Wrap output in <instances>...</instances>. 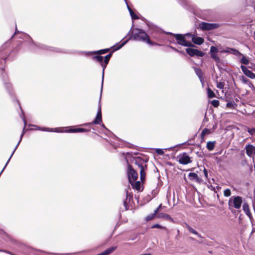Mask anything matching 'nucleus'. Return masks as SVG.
Returning <instances> with one entry per match:
<instances>
[{"label": "nucleus", "mask_w": 255, "mask_h": 255, "mask_svg": "<svg viewBox=\"0 0 255 255\" xmlns=\"http://www.w3.org/2000/svg\"><path fill=\"white\" fill-rule=\"evenodd\" d=\"M130 38H132L135 40L146 42L151 45L156 44L149 40L148 36L143 30L139 28H133L132 29Z\"/></svg>", "instance_id": "f257e3e1"}, {"label": "nucleus", "mask_w": 255, "mask_h": 255, "mask_svg": "<svg viewBox=\"0 0 255 255\" xmlns=\"http://www.w3.org/2000/svg\"><path fill=\"white\" fill-rule=\"evenodd\" d=\"M134 161V164L139 169L140 180L141 181H143L145 178V170L147 168L146 163L143 159L140 157L135 158Z\"/></svg>", "instance_id": "f03ea898"}, {"label": "nucleus", "mask_w": 255, "mask_h": 255, "mask_svg": "<svg viewBox=\"0 0 255 255\" xmlns=\"http://www.w3.org/2000/svg\"><path fill=\"white\" fill-rule=\"evenodd\" d=\"M173 35L176 40L177 41L178 44L187 47H191L193 46L191 42L187 41L186 40L185 36H187L186 34L185 35L180 34H174Z\"/></svg>", "instance_id": "7ed1b4c3"}, {"label": "nucleus", "mask_w": 255, "mask_h": 255, "mask_svg": "<svg viewBox=\"0 0 255 255\" xmlns=\"http://www.w3.org/2000/svg\"><path fill=\"white\" fill-rule=\"evenodd\" d=\"M243 202L242 197L240 196L232 197L229 201V205L233 206L236 209H240Z\"/></svg>", "instance_id": "20e7f679"}, {"label": "nucleus", "mask_w": 255, "mask_h": 255, "mask_svg": "<svg viewBox=\"0 0 255 255\" xmlns=\"http://www.w3.org/2000/svg\"><path fill=\"white\" fill-rule=\"evenodd\" d=\"M128 180L130 183H131V179H132V181L133 182L137 179V173L132 168L131 166L130 165H128Z\"/></svg>", "instance_id": "39448f33"}, {"label": "nucleus", "mask_w": 255, "mask_h": 255, "mask_svg": "<svg viewBox=\"0 0 255 255\" xmlns=\"http://www.w3.org/2000/svg\"><path fill=\"white\" fill-rule=\"evenodd\" d=\"M219 25L217 23H210L205 22H202L200 24V27L204 30H209L212 29H216L219 27Z\"/></svg>", "instance_id": "423d86ee"}, {"label": "nucleus", "mask_w": 255, "mask_h": 255, "mask_svg": "<svg viewBox=\"0 0 255 255\" xmlns=\"http://www.w3.org/2000/svg\"><path fill=\"white\" fill-rule=\"evenodd\" d=\"M178 159L179 162L182 164H187L191 162L190 157L186 153L179 155Z\"/></svg>", "instance_id": "0eeeda50"}, {"label": "nucleus", "mask_w": 255, "mask_h": 255, "mask_svg": "<svg viewBox=\"0 0 255 255\" xmlns=\"http://www.w3.org/2000/svg\"><path fill=\"white\" fill-rule=\"evenodd\" d=\"M33 127L35 128L36 129L40 130L42 131H49V132H63L62 128H40L38 126L35 125L32 126Z\"/></svg>", "instance_id": "6e6552de"}, {"label": "nucleus", "mask_w": 255, "mask_h": 255, "mask_svg": "<svg viewBox=\"0 0 255 255\" xmlns=\"http://www.w3.org/2000/svg\"><path fill=\"white\" fill-rule=\"evenodd\" d=\"M102 122V113H101V106L100 104L99 105L98 111L95 120L90 123L88 124V125L99 124Z\"/></svg>", "instance_id": "1a4fd4ad"}, {"label": "nucleus", "mask_w": 255, "mask_h": 255, "mask_svg": "<svg viewBox=\"0 0 255 255\" xmlns=\"http://www.w3.org/2000/svg\"><path fill=\"white\" fill-rule=\"evenodd\" d=\"M186 35L188 36L191 37L192 41L195 44L201 45L204 42V39L202 37H196L194 35L189 33H186Z\"/></svg>", "instance_id": "9d476101"}, {"label": "nucleus", "mask_w": 255, "mask_h": 255, "mask_svg": "<svg viewBox=\"0 0 255 255\" xmlns=\"http://www.w3.org/2000/svg\"><path fill=\"white\" fill-rule=\"evenodd\" d=\"M245 149L246 150L247 154L249 156L252 157L255 154V147L253 145L248 144L246 145Z\"/></svg>", "instance_id": "9b49d317"}, {"label": "nucleus", "mask_w": 255, "mask_h": 255, "mask_svg": "<svg viewBox=\"0 0 255 255\" xmlns=\"http://www.w3.org/2000/svg\"><path fill=\"white\" fill-rule=\"evenodd\" d=\"M241 69L244 73L248 77L251 79L255 78V74L252 72L251 70H249L246 66H241Z\"/></svg>", "instance_id": "f8f14e48"}, {"label": "nucleus", "mask_w": 255, "mask_h": 255, "mask_svg": "<svg viewBox=\"0 0 255 255\" xmlns=\"http://www.w3.org/2000/svg\"><path fill=\"white\" fill-rule=\"evenodd\" d=\"M243 209L245 213H246V214L251 219L252 217V214L250 211L249 206L247 203H244L243 206Z\"/></svg>", "instance_id": "ddd939ff"}, {"label": "nucleus", "mask_w": 255, "mask_h": 255, "mask_svg": "<svg viewBox=\"0 0 255 255\" xmlns=\"http://www.w3.org/2000/svg\"><path fill=\"white\" fill-rule=\"evenodd\" d=\"M127 5V7H128V9L129 12V13H130V15L132 18V19H138V17L134 13V12L132 10V9L130 8V7L128 6V3H127V0H125Z\"/></svg>", "instance_id": "4468645a"}, {"label": "nucleus", "mask_w": 255, "mask_h": 255, "mask_svg": "<svg viewBox=\"0 0 255 255\" xmlns=\"http://www.w3.org/2000/svg\"><path fill=\"white\" fill-rule=\"evenodd\" d=\"M186 228L189 230V232L192 233V234L196 235L199 238H202L201 235L199 234L197 232H196L195 230H194L192 228H191L188 224H185Z\"/></svg>", "instance_id": "2eb2a0df"}, {"label": "nucleus", "mask_w": 255, "mask_h": 255, "mask_svg": "<svg viewBox=\"0 0 255 255\" xmlns=\"http://www.w3.org/2000/svg\"><path fill=\"white\" fill-rule=\"evenodd\" d=\"M132 198V195H131L130 194H128V192H127V198L126 200L124 202V205L125 207L126 210H128V200L129 201L130 199Z\"/></svg>", "instance_id": "dca6fc26"}, {"label": "nucleus", "mask_w": 255, "mask_h": 255, "mask_svg": "<svg viewBox=\"0 0 255 255\" xmlns=\"http://www.w3.org/2000/svg\"><path fill=\"white\" fill-rule=\"evenodd\" d=\"M156 217L158 218H163L166 220H169L171 218L169 215L163 213L157 214Z\"/></svg>", "instance_id": "f3484780"}, {"label": "nucleus", "mask_w": 255, "mask_h": 255, "mask_svg": "<svg viewBox=\"0 0 255 255\" xmlns=\"http://www.w3.org/2000/svg\"><path fill=\"white\" fill-rule=\"evenodd\" d=\"M222 52L224 53H233L234 55H237L238 53H239V52L233 48H228L226 50H224L223 51H221Z\"/></svg>", "instance_id": "a211bd4d"}, {"label": "nucleus", "mask_w": 255, "mask_h": 255, "mask_svg": "<svg viewBox=\"0 0 255 255\" xmlns=\"http://www.w3.org/2000/svg\"><path fill=\"white\" fill-rule=\"evenodd\" d=\"M133 181H131V183H130L132 186L133 188L135 189L137 191H139L140 190V185L141 183L140 181H136L134 183H132Z\"/></svg>", "instance_id": "6ab92c4d"}, {"label": "nucleus", "mask_w": 255, "mask_h": 255, "mask_svg": "<svg viewBox=\"0 0 255 255\" xmlns=\"http://www.w3.org/2000/svg\"><path fill=\"white\" fill-rule=\"evenodd\" d=\"M215 143V141L208 142L207 143V146H206L207 148L210 151L212 150L214 148Z\"/></svg>", "instance_id": "aec40b11"}, {"label": "nucleus", "mask_w": 255, "mask_h": 255, "mask_svg": "<svg viewBox=\"0 0 255 255\" xmlns=\"http://www.w3.org/2000/svg\"><path fill=\"white\" fill-rule=\"evenodd\" d=\"M188 176L191 180H195L196 181L199 180V178H198V175L197 174H196L195 173H193V172L190 173L188 175Z\"/></svg>", "instance_id": "412c9836"}, {"label": "nucleus", "mask_w": 255, "mask_h": 255, "mask_svg": "<svg viewBox=\"0 0 255 255\" xmlns=\"http://www.w3.org/2000/svg\"><path fill=\"white\" fill-rule=\"evenodd\" d=\"M195 49L193 48H187L186 52L187 53L191 56H195V52H196Z\"/></svg>", "instance_id": "4be33fe9"}, {"label": "nucleus", "mask_w": 255, "mask_h": 255, "mask_svg": "<svg viewBox=\"0 0 255 255\" xmlns=\"http://www.w3.org/2000/svg\"><path fill=\"white\" fill-rule=\"evenodd\" d=\"M211 57L217 62L220 63V59L217 53H210Z\"/></svg>", "instance_id": "5701e85b"}, {"label": "nucleus", "mask_w": 255, "mask_h": 255, "mask_svg": "<svg viewBox=\"0 0 255 255\" xmlns=\"http://www.w3.org/2000/svg\"><path fill=\"white\" fill-rule=\"evenodd\" d=\"M207 94L209 98H213L215 97L214 92L210 88L207 89Z\"/></svg>", "instance_id": "b1692460"}, {"label": "nucleus", "mask_w": 255, "mask_h": 255, "mask_svg": "<svg viewBox=\"0 0 255 255\" xmlns=\"http://www.w3.org/2000/svg\"><path fill=\"white\" fill-rule=\"evenodd\" d=\"M128 41V40H127L125 41H124L122 43H121L119 46L116 47V45H115L112 47V48H114V51L118 50L120 49H121L122 47H123Z\"/></svg>", "instance_id": "393cba45"}, {"label": "nucleus", "mask_w": 255, "mask_h": 255, "mask_svg": "<svg viewBox=\"0 0 255 255\" xmlns=\"http://www.w3.org/2000/svg\"><path fill=\"white\" fill-rule=\"evenodd\" d=\"M109 50H110V49H109V48L102 49V50H98L97 51L93 52V53L103 54H105V53L108 52L109 51Z\"/></svg>", "instance_id": "a878e982"}, {"label": "nucleus", "mask_w": 255, "mask_h": 255, "mask_svg": "<svg viewBox=\"0 0 255 255\" xmlns=\"http://www.w3.org/2000/svg\"><path fill=\"white\" fill-rule=\"evenodd\" d=\"M117 249V247H111L106 250H105V252L106 253L107 255H110L112 253H113L116 249Z\"/></svg>", "instance_id": "bb28decb"}, {"label": "nucleus", "mask_w": 255, "mask_h": 255, "mask_svg": "<svg viewBox=\"0 0 255 255\" xmlns=\"http://www.w3.org/2000/svg\"><path fill=\"white\" fill-rule=\"evenodd\" d=\"M108 64L104 62H101V66L103 67V74H102V86H103L104 77V71Z\"/></svg>", "instance_id": "cd10ccee"}, {"label": "nucleus", "mask_w": 255, "mask_h": 255, "mask_svg": "<svg viewBox=\"0 0 255 255\" xmlns=\"http://www.w3.org/2000/svg\"><path fill=\"white\" fill-rule=\"evenodd\" d=\"M195 71H196V74L198 75V76L200 78L201 82L202 83H203V79L202 77V71L200 69H196Z\"/></svg>", "instance_id": "c85d7f7f"}, {"label": "nucleus", "mask_w": 255, "mask_h": 255, "mask_svg": "<svg viewBox=\"0 0 255 255\" xmlns=\"http://www.w3.org/2000/svg\"><path fill=\"white\" fill-rule=\"evenodd\" d=\"M218 52L219 50L216 47L213 46L211 47L210 51V53H217Z\"/></svg>", "instance_id": "c756f323"}, {"label": "nucleus", "mask_w": 255, "mask_h": 255, "mask_svg": "<svg viewBox=\"0 0 255 255\" xmlns=\"http://www.w3.org/2000/svg\"><path fill=\"white\" fill-rule=\"evenodd\" d=\"M231 195V191L230 189H226L224 191V195L225 197H229Z\"/></svg>", "instance_id": "7c9ffc66"}, {"label": "nucleus", "mask_w": 255, "mask_h": 255, "mask_svg": "<svg viewBox=\"0 0 255 255\" xmlns=\"http://www.w3.org/2000/svg\"><path fill=\"white\" fill-rule=\"evenodd\" d=\"M112 53H110L108 55H107L105 57V59H104V63H106V64H108L109 62V60L110 59V58L112 56Z\"/></svg>", "instance_id": "2f4dec72"}, {"label": "nucleus", "mask_w": 255, "mask_h": 255, "mask_svg": "<svg viewBox=\"0 0 255 255\" xmlns=\"http://www.w3.org/2000/svg\"><path fill=\"white\" fill-rule=\"evenodd\" d=\"M225 86L224 82H217V87L220 89L223 90Z\"/></svg>", "instance_id": "473e14b6"}, {"label": "nucleus", "mask_w": 255, "mask_h": 255, "mask_svg": "<svg viewBox=\"0 0 255 255\" xmlns=\"http://www.w3.org/2000/svg\"><path fill=\"white\" fill-rule=\"evenodd\" d=\"M241 62L245 65H248L249 63L248 59L244 56L242 58Z\"/></svg>", "instance_id": "72a5a7b5"}, {"label": "nucleus", "mask_w": 255, "mask_h": 255, "mask_svg": "<svg viewBox=\"0 0 255 255\" xmlns=\"http://www.w3.org/2000/svg\"><path fill=\"white\" fill-rule=\"evenodd\" d=\"M204 55V53L202 51H199L197 49L196 50V52H195V56H197L198 57H202Z\"/></svg>", "instance_id": "f704fd0d"}, {"label": "nucleus", "mask_w": 255, "mask_h": 255, "mask_svg": "<svg viewBox=\"0 0 255 255\" xmlns=\"http://www.w3.org/2000/svg\"><path fill=\"white\" fill-rule=\"evenodd\" d=\"M93 59H95L96 61L98 62H102L103 60V57L100 55L95 56L93 57Z\"/></svg>", "instance_id": "c9c22d12"}, {"label": "nucleus", "mask_w": 255, "mask_h": 255, "mask_svg": "<svg viewBox=\"0 0 255 255\" xmlns=\"http://www.w3.org/2000/svg\"><path fill=\"white\" fill-rule=\"evenodd\" d=\"M156 214H154V212L152 214H150V215H148L146 217V220L148 221H150V220H151L152 219L154 218V217H155V216L156 215Z\"/></svg>", "instance_id": "e433bc0d"}, {"label": "nucleus", "mask_w": 255, "mask_h": 255, "mask_svg": "<svg viewBox=\"0 0 255 255\" xmlns=\"http://www.w3.org/2000/svg\"><path fill=\"white\" fill-rule=\"evenodd\" d=\"M211 104L214 107H217L219 105V101L217 100H214L212 101Z\"/></svg>", "instance_id": "4c0bfd02"}, {"label": "nucleus", "mask_w": 255, "mask_h": 255, "mask_svg": "<svg viewBox=\"0 0 255 255\" xmlns=\"http://www.w3.org/2000/svg\"><path fill=\"white\" fill-rule=\"evenodd\" d=\"M62 128V130L63 131V132H76V128H70L68 130H64V128Z\"/></svg>", "instance_id": "58836bf2"}, {"label": "nucleus", "mask_w": 255, "mask_h": 255, "mask_svg": "<svg viewBox=\"0 0 255 255\" xmlns=\"http://www.w3.org/2000/svg\"><path fill=\"white\" fill-rule=\"evenodd\" d=\"M227 107L230 108L231 109L234 108L235 103L234 102H228L226 105Z\"/></svg>", "instance_id": "ea45409f"}, {"label": "nucleus", "mask_w": 255, "mask_h": 255, "mask_svg": "<svg viewBox=\"0 0 255 255\" xmlns=\"http://www.w3.org/2000/svg\"><path fill=\"white\" fill-rule=\"evenodd\" d=\"M155 151H156V152L157 154H159V155H163V154H164V151H163V149H160V148H156V149H155Z\"/></svg>", "instance_id": "a19ab883"}, {"label": "nucleus", "mask_w": 255, "mask_h": 255, "mask_svg": "<svg viewBox=\"0 0 255 255\" xmlns=\"http://www.w3.org/2000/svg\"><path fill=\"white\" fill-rule=\"evenodd\" d=\"M151 228L165 229V228L164 227L161 226V225H160L159 224H155V225H153L151 227Z\"/></svg>", "instance_id": "79ce46f5"}, {"label": "nucleus", "mask_w": 255, "mask_h": 255, "mask_svg": "<svg viewBox=\"0 0 255 255\" xmlns=\"http://www.w3.org/2000/svg\"><path fill=\"white\" fill-rule=\"evenodd\" d=\"M76 132H84V131H86L87 130L84 129V128H76Z\"/></svg>", "instance_id": "37998d69"}, {"label": "nucleus", "mask_w": 255, "mask_h": 255, "mask_svg": "<svg viewBox=\"0 0 255 255\" xmlns=\"http://www.w3.org/2000/svg\"><path fill=\"white\" fill-rule=\"evenodd\" d=\"M248 131L251 135H253L255 133V128H249Z\"/></svg>", "instance_id": "c03bdc74"}, {"label": "nucleus", "mask_w": 255, "mask_h": 255, "mask_svg": "<svg viewBox=\"0 0 255 255\" xmlns=\"http://www.w3.org/2000/svg\"><path fill=\"white\" fill-rule=\"evenodd\" d=\"M204 176L206 177V178L208 179V171L205 168H204Z\"/></svg>", "instance_id": "a18cd8bd"}, {"label": "nucleus", "mask_w": 255, "mask_h": 255, "mask_svg": "<svg viewBox=\"0 0 255 255\" xmlns=\"http://www.w3.org/2000/svg\"><path fill=\"white\" fill-rule=\"evenodd\" d=\"M162 204H160L158 207L154 211V214H157L158 211L160 210V209L161 208Z\"/></svg>", "instance_id": "49530a36"}, {"label": "nucleus", "mask_w": 255, "mask_h": 255, "mask_svg": "<svg viewBox=\"0 0 255 255\" xmlns=\"http://www.w3.org/2000/svg\"><path fill=\"white\" fill-rule=\"evenodd\" d=\"M208 130L206 128H205L204 129H203V130L202 131V135L203 136H204V135H205L206 133H207L208 132Z\"/></svg>", "instance_id": "de8ad7c7"}, {"label": "nucleus", "mask_w": 255, "mask_h": 255, "mask_svg": "<svg viewBox=\"0 0 255 255\" xmlns=\"http://www.w3.org/2000/svg\"><path fill=\"white\" fill-rule=\"evenodd\" d=\"M243 80L244 83H247V84L249 83V82L250 81L249 79H248L246 78H243Z\"/></svg>", "instance_id": "09e8293b"}, {"label": "nucleus", "mask_w": 255, "mask_h": 255, "mask_svg": "<svg viewBox=\"0 0 255 255\" xmlns=\"http://www.w3.org/2000/svg\"><path fill=\"white\" fill-rule=\"evenodd\" d=\"M50 48L51 49H50V50H51V51H56V52H59V49H57V48H52V47H50Z\"/></svg>", "instance_id": "8fccbe9b"}, {"label": "nucleus", "mask_w": 255, "mask_h": 255, "mask_svg": "<svg viewBox=\"0 0 255 255\" xmlns=\"http://www.w3.org/2000/svg\"><path fill=\"white\" fill-rule=\"evenodd\" d=\"M248 85L250 87H251V88H254V85L252 83V82L251 81H250L249 82V83L248 84Z\"/></svg>", "instance_id": "3c124183"}, {"label": "nucleus", "mask_w": 255, "mask_h": 255, "mask_svg": "<svg viewBox=\"0 0 255 255\" xmlns=\"http://www.w3.org/2000/svg\"><path fill=\"white\" fill-rule=\"evenodd\" d=\"M170 47H171L172 49H173L174 50H175V51H177V52H178L181 53V51H180L179 50H178V49H176V48H174V47H172V46H171Z\"/></svg>", "instance_id": "603ef678"}, {"label": "nucleus", "mask_w": 255, "mask_h": 255, "mask_svg": "<svg viewBox=\"0 0 255 255\" xmlns=\"http://www.w3.org/2000/svg\"><path fill=\"white\" fill-rule=\"evenodd\" d=\"M102 255H107L105 251H104L101 253Z\"/></svg>", "instance_id": "864d4df0"}, {"label": "nucleus", "mask_w": 255, "mask_h": 255, "mask_svg": "<svg viewBox=\"0 0 255 255\" xmlns=\"http://www.w3.org/2000/svg\"><path fill=\"white\" fill-rule=\"evenodd\" d=\"M102 89H103V86L102 85V86H101V95L102 94ZM101 97V96H100V98ZM99 101H101V99H99Z\"/></svg>", "instance_id": "5fc2aeb1"}, {"label": "nucleus", "mask_w": 255, "mask_h": 255, "mask_svg": "<svg viewBox=\"0 0 255 255\" xmlns=\"http://www.w3.org/2000/svg\"><path fill=\"white\" fill-rule=\"evenodd\" d=\"M17 32H18V31L17 30H16V31L15 32V33H14V35L16 34Z\"/></svg>", "instance_id": "6e6d98bb"}, {"label": "nucleus", "mask_w": 255, "mask_h": 255, "mask_svg": "<svg viewBox=\"0 0 255 255\" xmlns=\"http://www.w3.org/2000/svg\"><path fill=\"white\" fill-rule=\"evenodd\" d=\"M102 255V254H101V253H100V254H98V255Z\"/></svg>", "instance_id": "4d7b16f0"}, {"label": "nucleus", "mask_w": 255, "mask_h": 255, "mask_svg": "<svg viewBox=\"0 0 255 255\" xmlns=\"http://www.w3.org/2000/svg\"><path fill=\"white\" fill-rule=\"evenodd\" d=\"M172 149V147H170V148H168V149Z\"/></svg>", "instance_id": "13d9d810"}, {"label": "nucleus", "mask_w": 255, "mask_h": 255, "mask_svg": "<svg viewBox=\"0 0 255 255\" xmlns=\"http://www.w3.org/2000/svg\"><path fill=\"white\" fill-rule=\"evenodd\" d=\"M103 126L104 128H105V126H104V125H103V126Z\"/></svg>", "instance_id": "bf43d9fd"}, {"label": "nucleus", "mask_w": 255, "mask_h": 255, "mask_svg": "<svg viewBox=\"0 0 255 255\" xmlns=\"http://www.w3.org/2000/svg\"><path fill=\"white\" fill-rule=\"evenodd\" d=\"M254 34L255 35V32H254Z\"/></svg>", "instance_id": "052dcab7"}]
</instances>
